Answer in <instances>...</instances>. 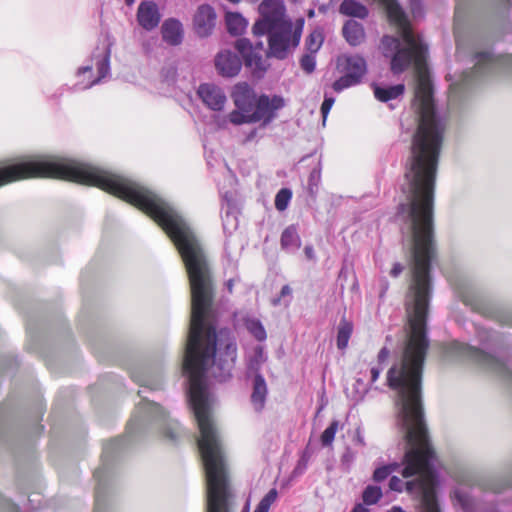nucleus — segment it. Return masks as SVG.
Returning <instances> with one entry per match:
<instances>
[{
  "label": "nucleus",
  "instance_id": "nucleus-37",
  "mask_svg": "<svg viewBox=\"0 0 512 512\" xmlns=\"http://www.w3.org/2000/svg\"><path fill=\"white\" fill-rule=\"evenodd\" d=\"M355 459L356 452H354L350 447H347L341 456V465L345 467L346 471H349Z\"/></svg>",
  "mask_w": 512,
  "mask_h": 512
},
{
  "label": "nucleus",
  "instance_id": "nucleus-19",
  "mask_svg": "<svg viewBox=\"0 0 512 512\" xmlns=\"http://www.w3.org/2000/svg\"><path fill=\"white\" fill-rule=\"evenodd\" d=\"M477 336L484 348L490 349L494 353L502 350V338L497 332L481 328L478 330Z\"/></svg>",
  "mask_w": 512,
  "mask_h": 512
},
{
  "label": "nucleus",
  "instance_id": "nucleus-24",
  "mask_svg": "<svg viewBox=\"0 0 512 512\" xmlns=\"http://www.w3.org/2000/svg\"><path fill=\"white\" fill-rule=\"evenodd\" d=\"M281 247L289 252H294L299 249L301 240L297 233L296 228L291 225L288 226L281 235Z\"/></svg>",
  "mask_w": 512,
  "mask_h": 512
},
{
  "label": "nucleus",
  "instance_id": "nucleus-11",
  "mask_svg": "<svg viewBox=\"0 0 512 512\" xmlns=\"http://www.w3.org/2000/svg\"><path fill=\"white\" fill-rule=\"evenodd\" d=\"M215 67L221 76L234 77L241 70L242 60L236 53L224 50L215 57Z\"/></svg>",
  "mask_w": 512,
  "mask_h": 512
},
{
  "label": "nucleus",
  "instance_id": "nucleus-8",
  "mask_svg": "<svg viewBox=\"0 0 512 512\" xmlns=\"http://www.w3.org/2000/svg\"><path fill=\"white\" fill-rule=\"evenodd\" d=\"M122 440L115 439L107 443L103 448L102 453V466L95 470L94 477L97 480V487L95 489V505L96 509H100L104 501V491L107 481L108 461L112 458L113 454L121 447Z\"/></svg>",
  "mask_w": 512,
  "mask_h": 512
},
{
  "label": "nucleus",
  "instance_id": "nucleus-26",
  "mask_svg": "<svg viewBox=\"0 0 512 512\" xmlns=\"http://www.w3.org/2000/svg\"><path fill=\"white\" fill-rule=\"evenodd\" d=\"M245 327L248 332L258 341H264L267 338L266 330L261 321L256 318H247Z\"/></svg>",
  "mask_w": 512,
  "mask_h": 512
},
{
  "label": "nucleus",
  "instance_id": "nucleus-4",
  "mask_svg": "<svg viewBox=\"0 0 512 512\" xmlns=\"http://www.w3.org/2000/svg\"><path fill=\"white\" fill-rule=\"evenodd\" d=\"M151 423H156L164 437L172 442H176L183 433L179 423L170 419L160 405L143 397L127 424V433L132 436Z\"/></svg>",
  "mask_w": 512,
  "mask_h": 512
},
{
  "label": "nucleus",
  "instance_id": "nucleus-42",
  "mask_svg": "<svg viewBox=\"0 0 512 512\" xmlns=\"http://www.w3.org/2000/svg\"><path fill=\"white\" fill-rule=\"evenodd\" d=\"M410 9L414 18L422 16L421 0H410Z\"/></svg>",
  "mask_w": 512,
  "mask_h": 512
},
{
  "label": "nucleus",
  "instance_id": "nucleus-32",
  "mask_svg": "<svg viewBox=\"0 0 512 512\" xmlns=\"http://www.w3.org/2000/svg\"><path fill=\"white\" fill-rule=\"evenodd\" d=\"M338 429L339 421L333 420L321 435V443L323 446L327 447L332 445L335 438V434L338 431Z\"/></svg>",
  "mask_w": 512,
  "mask_h": 512
},
{
  "label": "nucleus",
  "instance_id": "nucleus-35",
  "mask_svg": "<svg viewBox=\"0 0 512 512\" xmlns=\"http://www.w3.org/2000/svg\"><path fill=\"white\" fill-rule=\"evenodd\" d=\"M352 79H353V77L351 75L344 74L342 77H340L333 83V85H332L333 90L335 92L339 93L346 88L357 85V83L354 82Z\"/></svg>",
  "mask_w": 512,
  "mask_h": 512
},
{
  "label": "nucleus",
  "instance_id": "nucleus-12",
  "mask_svg": "<svg viewBox=\"0 0 512 512\" xmlns=\"http://www.w3.org/2000/svg\"><path fill=\"white\" fill-rule=\"evenodd\" d=\"M197 93L203 103L211 110L221 111L224 108L227 98L220 87L204 83L199 86Z\"/></svg>",
  "mask_w": 512,
  "mask_h": 512
},
{
  "label": "nucleus",
  "instance_id": "nucleus-27",
  "mask_svg": "<svg viewBox=\"0 0 512 512\" xmlns=\"http://www.w3.org/2000/svg\"><path fill=\"white\" fill-rule=\"evenodd\" d=\"M402 462H393L386 465H382L377 467L374 472L372 479L375 482H382L386 480L393 472L399 471L401 468Z\"/></svg>",
  "mask_w": 512,
  "mask_h": 512
},
{
  "label": "nucleus",
  "instance_id": "nucleus-29",
  "mask_svg": "<svg viewBox=\"0 0 512 512\" xmlns=\"http://www.w3.org/2000/svg\"><path fill=\"white\" fill-rule=\"evenodd\" d=\"M323 40L324 38L321 31L314 30L311 32L305 41L307 51L311 54H315L321 48Z\"/></svg>",
  "mask_w": 512,
  "mask_h": 512
},
{
  "label": "nucleus",
  "instance_id": "nucleus-21",
  "mask_svg": "<svg viewBox=\"0 0 512 512\" xmlns=\"http://www.w3.org/2000/svg\"><path fill=\"white\" fill-rule=\"evenodd\" d=\"M339 12L359 19H365L369 14L368 8L356 0H344L339 7Z\"/></svg>",
  "mask_w": 512,
  "mask_h": 512
},
{
  "label": "nucleus",
  "instance_id": "nucleus-10",
  "mask_svg": "<svg viewBox=\"0 0 512 512\" xmlns=\"http://www.w3.org/2000/svg\"><path fill=\"white\" fill-rule=\"evenodd\" d=\"M231 97L234 105L240 111L251 113L254 108V103L258 96L254 89L246 82L238 83L234 86Z\"/></svg>",
  "mask_w": 512,
  "mask_h": 512
},
{
  "label": "nucleus",
  "instance_id": "nucleus-54",
  "mask_svg": "<svg viewBox=\"0 0 512 512\" xmlns=\"http://www.w3.org/2000/svg\"><path fill=\"white\" fill-rule=\"evenodd\" d=\"M88 71H91V66H86V67H82V68L79 69L80 73H85V72H88Z\"/></svg>",
  "mask_w": 512,
  "mask_h": 512
},
{
  "label": "nucleus",
  "instance_id": "nucleus-18",
  "mask_svg": "<svg viewBox=\"0 0 512 512\" xmlns=\"http://www.w3.org/2000/svg\"><path fill=\"white\" fill-rule=\"evenodd\" d=\"M372 87L375 98L381 102H388L390 100L397 99L402 96L405 91V86L403 84L382 86L374 83Z\"/></svg>",
  "mask_w": 512,
  "mask_h": 512
},
{
  "label": "nucleus",
  "instance_id": "nucleus-17",
  "mask_svg": "<svg viewBox=\"0 0 512 512\" xmlns=\"http://www.w3.org/2000/svg\"><path fill=\"white\" fill-rule=\"evenodd\" d=\"M344 71L346 75L353 77L354 82L359 84L367 71L365 59L359 55L346 57Z\"/></svg>",
  "mask_w": 512,
  "mask_h": 512
},
{
  "label": "nucleus",
  "instance_id": "nucleus-16",
  "mask_svg": "<svg viewBox=\"0 0 512 512\" xmlns=\"http://www.w3.org/2000/svg\"><path fill=\"white\" fill-rule=\"evenodd\" d=\"M345 40L351 46H358L365 40V30L361 23L355 20H347L342 28Z\"/></svg>",
  "mask_w": 512,
  "mask_h": 512
},
{
  "label": "nucleus",
  "instance_id": "nucleus-1",
  "mask_svg": "<svg viewBox=\"0 0 512 512\" xmlns=\"http://www.w3.org/2000/svg\"><path fill=\"white\" fill-rule=\"evenodd\" d=\"M431 284H410L405 298L407 326L404 340L393 365L387 372V384L396 392L397 423L403 432L405 452L397 476L389 480L392 491L420 495L419 512H440L433 487L437 482V458L431 447L422 403V372L429 347L426 320Z\"/></svg>",
  "mask_w": 512,
  "mask_h": 512
},
{
  "label": "nucleus",
  "instance_id": "nucleus-43",
  "mask_svg": "<svg viewBox=\"0 0 512 512\" xmlns=\"http://www.w3.org/2000/svg\"><path fill=\"white\" fill-rule=\"evenodd\" d=\"M353 442L356 445L361 446V447H364L366 445V442H365V439H364V436H363L361 428H357L355 430V435H354V438H353Z\"/></svg>",
  "mask_w": 512,
  "mask_h": 512
},
{
  "label": "nucleus",
  "instance_id": "nucleus-44",
  "mask_svg": "<svg viewBox=\"0 0 512 512\" xmlns=\"http://www.w3.org/2000/svg\"><path fill=\"white\" fill-rule=\"evenodd\" d=\"M389 355H390V351H389V349H388V348H386V347H383V348L379 351L378 356H377L378 365H379V366H382V364H384V363L387 361V359H388Z\"/></svg>",
  "mask_w": 512,
  "mask_h": 512
},
{
  "label": "nucleus",
  "instance_id": "nucleus-25",
  "mask_svg": "<svg viewBox=\"0 0 512 512\" xmlns=\"http://www.w3.org/2000/svg\"><path fill=\"white\" fill-rule=\"evenodd\" d=\"M216 122L220 128H225L228 122L234 125L253 123V121L250 120V113L240 111L239 109L233 110L226 117H217Z\"/></svg>",
  "mask_w": 512,
  "mask_h": 512
},
{
  "label": "nucleus",
  "instance_id": "nucleus-13",
  "mask_svg": "<svg viewBox=\"0 0 512 512\" xmlns=\"http://www.w3.org/2000/svg\"><path fill=\"white\" fill-rule=\"evenodd\" d=\"M161 15L158 6L153 1H143L137 10V21L139 25L147 30H153L159 25Z\"/></svg>",
  "mask_w": 512,
  "mask_h": 512
},
{
  "label": "nucleus",
  "instance_id": "nucleus-6",
  "mask_svg": "<svg viewBox=\"0 0 512 512\" xmlns=\"http://www.w3.org/2000/svg\"><path fill=\"white\" fill-rule=\"evenodd\" d=\"M254 104V108L250 113V120L253 123L262 122V126L265 127L277 117V111L285 106V101L278 95L270 97L262 94L258 96Z\"/></svg>",
  "mask_w": 512,
  "mask_h": 512
},
{
  "label": "nucleus",
  "instance_id": "nucleus-39",
  "mask_svg": "<svg viewBox=\"0 0 512 512\" xmlns=\"http://www.w3.org/2000/svg\"><path fill=\"white\" fill-rule=\"evenodd\" d=\"M0 510L3 512H20L16 504L2 495H0Z\"/></svg>",
  "mask_w": 512,
  "mask_h": 512
},
{
  "label": "nucleus",
  "instance_id": "nucleus-38",
  "mask_svg": "<svg viewBox=\"0 0 512 512\" xmlns=\"http://www.w3.org/2000/svg\"><path fill=\"white\" fill-rule=\"evenodd\" d=\"M334 102H335L334 97L329 96L325 92V94H324V101H323V103L321 105V109H320L321 110V115L323 117V121L324 122H325V120H326V118H327V116H328V114H329V112H330Z\"/></svg>",
  "mask_w": 512,
  "mask_h": 512
},
{
  "label": "nucleus",
  "instance_id": "nucleus-45",
  "mask_svg": "<svg viewBox=\"0 0 512 512\" xmlns=\"http://www.w3.org/2000/svg\"><path fill=\"white\" fill-rule=\"evenodd\" d=\"M133 379L135 382L139 383L141 386H146V387H149L151 390H157L160 388V385L156 384V385H151L149 380H141L140 378H138L136 375H132Z\"/></svg>",
  "mask_w": 512,
  "mask_h": 512
},
{
  "label": "nucleus",
  "instance_id": "nucleus-31",
  "mask_svg": "<svg viewBox=\"0 0 512 512\" xmlns=\"http://www.w3.org/2000/svg\"><path fill=\"white\" fill-rule=\"evenodd\" d=\"M292 198V192L288 188L280 189L275 196V207L278 211H284Z\"/></svg>",
  "mask_w": 512,
  "mask_h": 512
},
{
  "label": "nucleus",
  "instance_id": "nucleus-33",
  "mask_svg": "<svg viewBox=\"0 0 512 512\" xmlns=\"http://www.w3.org/2000/svg\"><path fill=\"white\" fill-rule=\"evenodd\" d=\"M311 453L306 449L301 454L295 468L293 469L291 473L292 478H297L301 475H303L308 467V462L310 460Z\"/></svg>",
  "mask_w": 512,
  "mask_h": 512
},
{
  "label": "nucleus",
  "instance_id": "nucleus-52",
  "mask_svg": "<svg viewBox=\"0 0 512 512\" xmlns=\"http://www.w3.org/2000/svg\"><path fill=\"white\" fill-rule=\"evenodd\" d=\"M388 512H405V511L399 506H393Z\"/></svg>",
  "mask_w": 512,
  "mask_h": 512
},
{
  "label": "nucleus",
  "instance_id": "nucleus-50",
  "mask_svg": "<svg viewBox=\"0 0 512 512\" xmlns=\"http://www.w3.org/2000/svg\"><path fill=\"white\" fill-rule=\"evenodd\" d=\"M387 289H388V282L386 280H384L382 288H381V291H380V297L384 296V294L387 291Z\"/></svg>",
  "mask_w": 512,
  "mask_h": 512
},
{
  "label": "nucleus",
  "instance_id": "nucleus-20",
  "mask_svg": "<svg viewBox=\"0 0 512 512\" xmlns=\"http://www.w3.org/2000/svg\"><path fill=\"white\" fill-rule=\"evenodd\" d=\"M267 355L264 352V348L260 345H257L252 350V353L248 356L247 359V374L248 376H255L257 374H261L260 370L262 365L266 362Z\"/></svg>",
  "mask_w": 512,
  "mask_h": 512
},
{
  "label": "nucleus",
  "instance_id": "nucleus-14",
  "mask_svg": "<svg viewBox=\"0 0 512 512\" xmlns=\"http://www.w3.org/2000/svg\"><path fill=\"white\" fill-rule=\"evenodd\" d=\"M268 388L262 374H257L252 378V393L250 402L255 412H261L266 403Z\"/></svg>",
  "mask_w": 512,
  "mask_h": 512
},
{
  "label": "nucleus",
  "instance_id": "nucleus-2",
  "mask_svg": "<svg viewBox=\"0 0 512 512\" xmlns=\"http://www.w3.org/2000/svg\"><path fill=\"white\" fill-rule=\"evenodd\" d=\"M285 12L282 0H263L259 5L260 17L252 28L255 36H268L266 55L278 60L288 58L298 47L305 23L304 18L293 22Z\"/></svg>",
  "mask_w": 512,
  "mask_h": 512
},
{
  "label": "nucleus",
  "instance_id": "nucleus-9",
  "mask_svg": "<svg viewBox=\"0 0 512 512\" xmlns=\"http://www.w3.org/2000/svg\"><path fill=\"white\" fill-rule=\"evenodd\" d=\"M216 24V13L208 4L200 5L193 17V28L199 37L209 36Z\"/></svg>",
  "mask_w": 512,
  "mask_h": 512
},
{
  "label": "nucleus",
  "instance_id": "nucleus-41",
  "mask_svg": "<svg viewBox=\"0 0 512 512\" xmlns=\"http://www.w3.org/2000/svg\"><path fill=\"white\" fill-rule=\"evenodd\" d=\"M291 295H292V289L289 285H284L282 288H281V291H280V295L279 297H276V298H273L272 299V305L273 306H278L281 304V299L282 298H291Z\"/></svg>",
  "mask_w": 512,
  "mask_h": 512
},
{
  "label": "nucleus",
  "instance_id": "nucleus-30",
  "mask_svg": "<svg viewBox=\"0 0 512 512\" xmlns=\"http://www.w3.org/2000/svg\"><path fill=\"white\" fill-rule=\"evenodd\" d=\"M383 496L382 490L379 486L368 485L363 493L362 499L366 505L376 504Z\"/></svg>",
  "mask_w": 512,
  "mask_h": 512
},
{
  "label": "nucleus",
  "instance_id": "nucleus-46",
  "mask_svg": "<svg viewBox=\"0 0 512 512\" xmlns=\"http://www.w3.org/2000/svg\"><path fill=\"white\" fill-rule=\"evenodd\" d=\"M404 270V266L401 263H395L390 271V275L394 278L398 277Z\"/></svg>",
  "mask_w": 512,
  "mask_h": 512
},
{
  "label": "nucleus",
  "instance_id": "nucleus-53",
  "mask_svg": "<svg viewBox=\"0 0 512 512\" xmlns=\"http://www.w3.org/2000/svg\"><path fill=\"white\" fill-rule=\"evenodd\" d=\"M256 136V130H252L249 135L247 136V141L252 140Z\"/></svg>",
  "mask_w": 512,
  "mask_h": 512
},
{
  "label": "nucleus",
  "instance_id": "nucleus-7",
  "mask_svg": "<svg viewBox=\"0 0 512 512\" xmlns=\"http://www.w3.org/2000/svg\"><path fill=\"white\" fill-rule=\"evenodd\" d=\"M235 48L241 54L245 66L251 70L253 76L256 78L263 77L267 66L259 52H256V49H263V43L257 42L253 47L249 39L240 38L236 40Z\"/></svg>",
  "mask_w": 512,
  "mask_h": 512
},
{
  "label": "nucleus",
  "instance_id": "nucleus-48",
  "mask_svg": "<svg viewBox=\"0 0 512 512\" xmlns=\"http://www.w3.org/2000/svg\"><path fill=\"white\" fill-rule=\"evenodd\" d=\"M305 255L308 259H314V249L312 246H306L304 248Z\"/></svg>",
  "mask_w": 512,
  "mask_h": 512
},
{
  "label": "nucleus",
  "instance_id": "nucleus-22",
  "mask_svg": "<svg viewBox=\"0 0 512 512\" xmlns=\"http://www.w3.org/2000/svg\"><path fill=\"white\" fill-rule=\"evenodd\" d=\"M352 332L353 323L343 316L337 327L336 345L339 350L347 348Z\"/></svg>",
  "mask_w": 512,
  "mask_h": 512
},
{
  "label": "nucleus",
  "instance_id": "nucleus-49",
  "mask_svg": "<svg viewBox=\"0 0 512 512\" xmlns=\"http://www.w3.org/2000/svg\"><path fill=\"white\" fill-rule=\"evenodd\" d=\"M351 512H369L362 504H356Z\"/></svg>",
  "mask_w": 512,
  "mask_h": 512
},
{
  "label": "nucleus",
  "instance_id": "nucleus-5",
  "mask_svg": "<svg viewBox=\"0 0 512 512\" xmlns=\"http://www.w3.org/2000/svg\"><path fill=\"white\" fill-rule=\"evenodd\" d=\"M474 61V67L463 74V82L467 85L486 76L497 74L512 76V54L495 56L490 50L477 51L474 54Z\"/></svg>",
  "mask_w": 512,
  "mask_h": 512
},
{
  "label": "nucleus",
  "instance_id": "nucleus-47",
  "mask_svg": "<svg viewBox=\"0 0 512 512\" xmlns=\"http://www.w3.org/2000/svg\"><path fill=\"white\" fill-rule=\"evenodd\" d=\"M382 370H383V367L379 366V365L371 368L370 374H371V382L372 383H374L379 378V375L382 372Z\"/></svg>",
  "mask_w": 512,
  "mask_h": 512
},
{
  "label": "nucleus",
  "instance_id": "nucleus-15",
  "mask_svg": "<svg viewBox=\"0 0 512 512\" xmlns=\"http://www.w3.org/2000/svg\"><path fill=\"white\" fill-rule=\"evenodd\" d=\"M161 33L163 40L169 45L176 46L182 42V24L175 18H170L164 21L161 27Z\"/></svg>",
  "mask_w": 512,
  "mask_h": 512
},
{
  "label": "nucleus",
  "instance_id": "nucleus-55",
  "mask_svg": "<svg viewBox=\"0 0 512 512\" xmlns=\"http://www.w3.org/2000/svg\"><path fill=\"white\" fill-rule=\"evenodd\" d=\"M232 287H233V280L230 279L227 282V288H228L229 292H232Z\"/></svg>",
  "mask_w": 512,
  "mask_h": 512
},
{
  "label": "nucleus",
  "instance_id": "nucleus-28",
  "mask_svg": "<svg viewBox=\"0 0 512 512\" xmlns=\"http://www.w3.org/2000/svg\"><path fill=\"white\" fill-rule=\"evenodd\" d=\"M110 53H111V50H110V47L109 45L106 46L103 50V56H102V59H100L98 62H97V70H98V78L95 79L94 81H92V83L90 84V86L92 85H95L97 83L100 82V80L102 78H104L110 71V64H109V61H110Z\"/></svg>",
  "mask_w": 512,
  "mask_h": 512
},
{
  "label": "nucleus",
  "instance_id": "nucleus-36",
  "mask_svg": "<svg viewBox=\"0 0 512 512\" xmlns=\"http://www.w3.org/2000/svg\"><path fill=\"white\" fill-rule=\"evenodd\" d=\"M301 68L308 74L312 73L315 70L316 61L314 54H305L300 59Z\"/></svg>",
  "mask_w": 512,
  "mask_h": 512
},
{
  "label": "nucleus",
  "instance_id": "nucleus-40",
  "mask_svg": "<svg viewBox=\"0 0 512 512\" xmlns=\"http://www.w3.org/2000/svg\"><path fill=\"white\" fill-rule=\"evenodd\" d=\"M320 178H321L320 169L314 168L310 172L309 179H308V186H309V189L311 192L313 191L314 187L318 186V183L320 182Z\"/></svg>",
  "mask_w": 512,
  "mask_h": 512
},
{
  "label": "nucleus",
  "instance_id": "nucleus-23",
  "mask_svg": "<svg viewBox=\"0 0 512 512\" xmlns=\"http://www.w3.org/2000/svg\"><path fill=\"white\" fill-rule=\"evenodd\" d=\"M225 21L227 31L234 36L243 34L248 25L247 20L239 13H227Z\"/></svg>",
  "mask_w": 512,
  "mask_h": 512
},
{
  "label": "nucleus",
  "instance_id": "nucleus-51",
  "mask_svg": "<svg viewBox=\"0 0 512 512\" xmlns=\"http://www.w3.org/2000/svg\"><path fill=\"white\" fill-rule=\"evenodd\" d=\"M498 5L503 7H508L510 5V0H496Z\"/></svg>",
  "mask_w": 512,
  "mask_h": 512
},
{
  "label": "nucleus",
  "instance_id": "nucleus-56",
  "mask_svg": "<svg viewBox=\"0 0 512 512\" xmlns=\"http://www.w3.org/2000/svg\"><path fill=\"white\" fill-rule=\"evenodd\" d=\"M126 5L131 6L134 4L135 0H124Z\"/></svg>",
  "mask_w": 512,
  "mask_h": 512
},
{
  "label": "nucleus",
  "instance_id": "nucleus-34",
  "mask_svg": "<svg viewBox=\"0 0 512 512\" xmlns=\"http://www.w3.org/2000/svg\"><path fill=\"white\" fill-rule=\"evenodd\" d=\"M278 492L271 489L259 502L254 512H269L271 505L276 501Z\"/></svg>",
  "mask_w": 512,
  "mask_h": 512
},
{
  "label": "nucleus",
  "instance_id": "nucleus-3",
  "mask_svg": "<svg viewBox=\"0 0 512 512\" xmlns=\"http://www.w3.org/2000/svg\"><path fill=\"white\" fill-rule=\"evenodd\" d=\"M206 478V512H230L232 492L225 452H200Z\"/></svg>",
  "mask_w": 512,
  "mask_h": 512
}]
</instances>
